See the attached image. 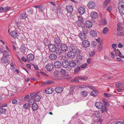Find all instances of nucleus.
<instances>
[{"label":"nucleus","instance_id":"56","mask_svg":"<svg viewBox=\"0 0 124 124\" xmlns=\"http://www.w3.org/2000/svg\"><path fill=\"white\" fill-rule=\"evenodd\" d=\"M103 95L104 96L105 98L111 96V95L110 94H108L105 93H103Z\"/></svg>","mask_w":124,"mask_h":124},{"label":"nucleus","instance_id":"45","mask_svg":"<svg viewBox=\"0 0 124 124\" xmlns=\"http://www.w3.org/2000/svg\"><path fill=\"white\" fill-rule=\"evenodd\" d=\"M1 62L3 63L8 64V60L4 58H2L1 59Z\"/></svg>","mask_w":124,"mask_h":124},{"label":"nucleus","instance_id":"53","mask_svg":"<svg viewBox=\"0 0 124 124\" xmlns=\"http://www.w3.org/2000/svg\"><path fill=\"white\" fill-rule=\"evenodd\" d=\"M82 31L86 32L87 31V29L85 26L81 27Z\"/></svg>","mask_w":124,"mask_h":124},{"label":"nucleus","instance_id":"12","mask_svg":"<svg viewBox=\"0 0 124 124\" xmlns=\"http://www.w3.org/2000/svg\"><path fill=\"white\" fill-rule=\"evenodd\" d=\"M79 13L81 15L84 14L85 12V9L83 7H80L78 9Z\"/></svg>","mask_w":124,"mask_h":124},{"label":"nucleus","instance_id":"23","mask_svg":"<svg viewBox=\"0 0 124 124\" xmlns=\"http://www.w3.org/2000/svg\"><path fill=\"white\" fill-rule=\"evenodd\" d=\"M61 49L63 51L66 52L68 50V47L67 45L65 44H62L61 46Z\"/></svg>","mask_w":124,"mask_h":124},{"label":"nucleus","instance_id":"60","mask_svg":"<svg viewBox=\"0 0 124 124\" xmlns=\"http://www.w3.org/2000/svg\"><path fill=\"white\" fill-rule=\"evenodd\" d=\"M44 9V7L42 5H40V7H39V9L41 12H43Z\"/></svg>","mask_w":124,"mask_h":124},{"label":"nucleus","instance_id":"50","mask_svg":"<svg viewBox=\"0 0 124 124\" xmlns=\"http://www.w3.org/2000/svg\"><path fill=\"white\" fill-rule=\"evenodd\" d=\"M25 109H28L30 107V106L29 104L26 103L23 106Z\"/></svg>","mask_w":124,"mask_h":124},{"label":"nucleus","instance_id":"36","mask_svg":"<svg viewBox=\"0 0 124 124\" xmlns=\"http://www.w3.org/2000/svg\"><path fill=\"white\" fill-rule=\"evenodd\" d=\"M115 53V55L117 56L120 52L119 50L118 49H113L112 50Z\"/></svg>","mask_w":124,"mask_h":124},{"label":"nucleus","instance_id":"30","mask_svg":"<svg viewBox=\"0 0 124 124\" xmlns=\"http://www.w3.org/2000/svg\"><path fill=\"white\" fill-rule=\"evenodd\" d=\"M58 17V16L56 12H55L51 15L49 17V19H54Z\"/></svg>","mask_w":124,"mask_h":124},{"label":"nucleus","instance_id":"24","mask_svg":"<svg viewBox=\"0 0 124 124\" xmlns=\"http://www.w3.org/2000/svg\"><path fill=\"white\" fill-rule=\"evenodd\" d=\"M20 50L22 53L24 54L25 53H26L27 50V49L23 45H21V46L20 48Z\"/></svg>","mask_w":124,"mask_h":124},{"label":"nucleus","instance_id":"20","mask_svg":"<svg viewBox=\"0 0 124 124\" xmlns=\"http://www.w3.org/2000/svg\"><path fill=\"white\" fill-rule=\"evenodd\" d=\"M122 29H119L118 30L117 29L118 32L117 34L118 36H122L124 35V31L122 30Z\"/></svg>","mask_w":124,"mask_h":124},{"label":"nucleus","instance_id":"62","mask_svg":"<svg viewBox=\"0 0 124 124\" xmlns=\"http://www.w3.org/2000/svg\"><path fill=\"white\" fill-rule=\"evenodd\" d=\"M87 64L86 63L83 64L80 66V67L82 68H84L87 66Z\"/></svg>","mask_w":124,"mask_h":124},{"label":"nucleus","instance_id":"3","mask_svg":"<svg viewBox=\"0 0 124 124\" xmlns=\"http://www.w3.org/2000/svg\"><path fill=\"white\" fill-rule=\"evenodd\" d=\"M119 12L122 14H124V3H121L119 4L118 7Z\"/></svg>","mask_w":124,"mask_h":124},{"label":"nucleus","instance_id":"26","mask_svg":"<svg viewBox=\"0 0 124 124\" xmlns=\"http://www.w3.org/2000/svg\"><path fill=\"white\" fill-rule=\"evenodd\" d=\"M53 89L51 88H48L45 90V92L47 94H50L53 93Z\"/></svg>","mask_w":124,"mask_h":124},{"label":"nucleus","instance_id":"52","mask_svg":"<svg viewBox=\"0 0 124 124\" xmlns=\"http://www.w3.org/2000/svg\"><path fill=\"white\" fill-rule=\"evenodd\" d=\"M117 25L118 26V28L117 29L118 30L119 29H122V27L121 25V23H118Z\"/></svg>","mask_w":124,"mask_h":124},{"label":"nucleus","instance_id":"18","mask_svg":"<svg viewBox=\"0 0 124 124\" xmlns=\"http://www.w3.org/2000/svg\"><path fill=\"white\" fill-rule=\"evenodd\" d=\"M62 65L63 68H66L68 67L69 65V63L67 61H63L62 63Z\"/></svg>","mask_w":124,"mask_h":124},{"label":"nucleus","instance_id":"9","mask_svg":"<svg viewBox=\"0 0 124 124\" xmlns=\"http://www.w3.org/2000/svg\"><path fill=\"white\" fill-rule=\"evenodd\" d=\"M49 51L52 52H54L56 49V48L54 45L51 44L49 45Z\"/></svg>","mask_w":124,"mask_h":124},{"label":"nucleus","instance_id":"47","mask_svg":"<svg viewBox=\"0 0 124 124\" xmlns=\"http://www.w3.org/2000/svg\"><path fill=\"white\" fill-rule=\"evenodd\" d=\"M86 87L88 88L89 89H90L93 91L94 90H95V87H94L92 85H87L86 86Z\"/></svg>","mask_w":124,"mask_h":124},{"label":"nucleus","instance_id":"64","mask_svg":"<svg viewBox=\"0 0 124 124\" xmlns=\"http://www.w3.org/2000/svg\"><path fill=\"white\" fill-rule=\"evenodd\" d=\"M38 93H31V98L33 97H34L35 98V96H36Z\"/></svg>","mask_w":124,"mask_h":124},{"label":"nucleus","instance_id":"61","mask_svg":"<svg viewBox=\"0 0 124 124\" xmlns=\"http://www.w3.org/2000/svg\"><path fill=\"white\" fill-rule=\"evenodd\" d=\"M77 23L78 26L79 27L83 23V22L78 20L77 22Z\"/></svg>","mask_w":124,"mask_h":124},{"label":"nucleus","instance_id":"38","mask_svg":"<svg viewBox=\"0 0 124 124\" xmlns=\"http://www.w3.org/2000/svg\"><path fill=\"white\" fill-rule=\"evenodd\" d=\"M88 78V77L86 76H81L79 77L78 78V79H79L81 80H86Z\"/></svg>","mask_w":124,"mask_h":124},{"label":"nucleus","instance_id":"29","mask_svg":"<svg viewBox=\"0 0 124 124\" xmlns=\"http://www.w3.org/2000/svg\"><path fill=\"white\" fill-rule=\"evenodd\" d=\"M24 101L28 102L29 103V101H30V97L29 95H26L24 96Z\"/></svg>","mask_w":124,"mask_h":124},{"label":"nucleus","instance_id":"33","mask_svg":"<svg viewBox=\"0 0 124 124\" xmlns=\"http://www.w3.org/2000/svg\"><path fill=\"white\" fill-rule=\"evenodd\" d=\"M98 91L96 90H94L93 91L90 93V95L93 97L96 96V93H98Z\"/></svg>","mask_w":124,"mask_h":124},{"label":"nucleus","instance_id":"48","mask_svg":"<svg viewBox=\"0 0 124 124\" xmlns=\"http://www.w3.org/2000/svg\"><path fill=\"white\" fill-rule=\"evenodd\" d=\"M92 45L93 47H95L97 45L96 41H93L91 44Z\"/></svg>","mask_w":124,"mask_h":124},{"label":"nucleus","instance_id":"59","mask_svg":"<svg viewBox=\"0 0 124 124\" xmlns=\"http://www.w3.org/2000/svg\"><path fill=\"white\" fill-rule=\"evenodd\" d=\"M110 0H106L105 1L104 5L106 6H107L108 4L110 2Z\"/></svg>","mask_w":124,"mask_h":124},{"label":"nucleus","instance_id":"63","mask_svg":"<svg viewBox=\"0 0 124 124\" xmlns=\"http://www.w3.org/2000/svg\"><path fill=\"white\" fill-rule=\"evenodd\" d=\"M10 8L8 6H7L5 8H4V12H6L9 10Z\"/></svg>","mask_w":124,"mask_h":124},{"label":"nucleus","instance_id":"42","mask_svg":"<svg viewBox=\"0 0 124 124\" xmlns=\"http://www.w3.org/2000/svg\"><path fill=\"white\" fill-rule=\"evenodd\" d=\"M108 28L107 27H105L103 29L102 31V33L103 34H106L108 33Z\"/></svg>","mask_w":124,"mask_h":124},{"label":"nucleus","instance_id":"54","mask_svg":"<svg viewBox=\"0 0 124 124\" xmlns=\"http://www.w3.org/2000/svg\"><path fill=\"white\" fill-rule=\"evenodd\" d=\"M41 120L39 119H37L36 121H35L36 123L35 124H41Z\"/></svg>","mask_w":124,"mask_h":124},{"label":"nucleus","instance_id":"19","mask_svg":"<svg viewBox=\"0 0 124 124\" xmlns=\"http://www.w3.org/2000/svg\"><path fill=\"white\" fill-rule=\"evenodd\" d=\"M10 34L12 37L14 38H16L18 35L17 32L15 31H11L10 32Z\"/></svg>","mask_w":124,"mask_h":124},{"label":"nucleus","instance_id":"21","mask_svg":"<svg viewBox=\"0 0 124 124\" xmlns=\"http://www.w3.org/2000/svg\"><path fill=\"white\" fill-rule=\"evenodd\" d=\"M55 53L58 55H61L63 53V51L60 48H56L55 51Z\"/></svg>","mask_w":124,"mask_h":124},{"label":"nucleus","instance_id":"15","mask_svg":"<svg viewBox=\"0 0 124 124\" xmlns=\"http://www.w3.org/2000/svg\"><path fill=\"white\" fill-rule=\"evenodd\" d=\"M79 38L82 40H83L86 38V34L84 32H81L79 34Z\"/></svg>","mask_w":124,"mask_h":124},{"label":"nucleus","instance_id":"32","mask_svg":"<svg viewBox=\"0 0 124 124\" xmlns=\"http://www.w3.org/2000/svg\"><path fill=\"white\" fill-rule=\"evenodd\" d=\"M32 108L33 110H36L38 108V105L36 103H34L32 104Z\"/></svg>","mask_w":124,"mask_h":124},{"label":"nucleus","instance_id":"40","mask_svg":"<svg viewBox=\"0 0 124 124\" xmlns=\"http://www.w3.org/2000/svg\"><path fill=\"white\" fill-rule=\"evenodd\" d=\"M80 67L79 66L78 67L76 68L74 70V73L76 74L78 73L80 71Z\"/></svg>","mask_w":124,"mask_h":124},{"label":"nucleus","instance_id":"22","mask_svg":"<svg viewBox=\"0 0 124 124\" xmlns=\"http://www.w3.org/2000/svg\"><path fill=\"white\" fill-rule=\"evenodd\" d=\"M85 24L87 27L90 28L92 26L93 24L91 21H85Z\"/></svg>","mask_w":124,"mask_h":124},{"label":"nucleus","instance_id":"34","mask_svg":"<svg viewBox=\"0 0 124 124\" xmlns=\"http://www.w3.org/2000/svg\"><path fill=\"white\" fill-rule=\"evenodd\" d=\"M88 94V92L87 91H83L81 93V95L83 97H86Z\"/></svg>","mask_w":124,"mask_h":124},{"label":"nucleus","instance_id":"35","mask_svg":"<svg viewBox=\"0 0 124 124\" xmlns=\"http://www.w3.org/2000/svg\"><path fill=\"white\" fill-rule=\"evenodd\" d=\"M6 109L0 108V114H4L6 113Z\"/></svg>","mask_w":124,"mask_h":124},{"label":"nucleus","instance_id":"57","mask_svg":"<svg viewBox=\"0 0 124 124\" xmlns=\"http://www.w3.org/2000/svg\"><path fill=\"white\" fill-rule=\"evenodd\" d=\"M78 21L83 22V19L81 16H78Z\"/></svg>","mask_w":124,"mask_h":124},{"label":"nucleus","instance_id":"4","mask_svg":"<svg viewBox=\"0 0 124 124\" xmlns=\"http://www.w3.org/2000/svg\"><path fill=\"white\" fill-rule=\"evenodd\" d=\"M54 65L55 68L59 69L62 66V63L60 61H57L54 62Z\"/></svg>","mask_w":124,"mask_h":124},{"label":"nucleus","instance_id":"10","mask_svg":"<svg viewBox=\"0 0 124 124\" xmlns=\"http://www.w3.org/2000/svg\"><path fill=\"white\" fill-rule=\"evenodd\" d=\"M95 105L98 109H101L103 107V104L100 102H96Z\"/></svg>","mask_w":124,"mask_h":124},{"label":"nucleus","instance_id":"41","mask_svg":"<svg viewBox=\"0 0 124 124\" xmlns=\"http://www.w3.org/2000/svg\"><path fill=\"white\" fill-rule=\"evenodd\" d=\"M60 73L62 75H65L67 73L65 69H62L60 71Z\"/></svg>","mask_w":124,"mask_h":124},{"label":"nucleus","instance_id":"6","mask_svg":"<svg viewBox=\"0 0 124 124\" xmlns=\"http://www.w3.org/2000/svg\"><path fill=\"white\" fill-rule=\"evenodd\" d=\"M67 56L69 58H73L75 56V53L72 51H70L67 54Z\"/></svg>","mask_w":124,"mask_h":124},{"label":"nucleus","instance_id":"37","mask_svg":"<svg viewBox=\"0 0 124 124\" xmlns=\"http://www.w3.org/2000/svg\"><path fill=\"white\" fill-rule=\"evenodd\" d=\"M54 41L58 45L60 43V40L59 37H57L55 38Z\"/></svg>","mask_w":124,"mask_h":124},{"label":"nucleus","instance_id":"7","mask_svg":"<svg viewBox=\"0 0 124 124\" xmlns=\"http://www.w3.org/2000/svg\"><path fill=\"white\" fill-rule=\"evenodd\" d=\"M46 68L47 71H51L53 69V64L52 63H48L46 65Z\"/></svg>","mask_w":124,"mask_h":124},{"label":"nucleus","instance_id":"13","mask_svg":"<svg viewBox=\"0 0 124 124\" xmlns=\"http://www.w3.org/2000/svg\"><path fill=\"white\" fill-rule=\"evenodd\" d=\"M49 57L50 60L54 61L56 59L57 56L55 54L52 53L49 55Z\"/></svg>","mask_w":124,"mask_h":124},{"label":"nucleus","instance_id":"49","mask_svg":"<svg viewBox=\"0 0 124 124\" xmlns=\"http://www.w3.org/2000/svg\"><path fill=\"white\" fill-rule=\"evenodd\" d=\"M113 51L111 50L110 52L111 56L112 58L114 59L115 57V54Z\"/></svg>","mask_w":124,"mask_h":124},{"label":"nucleus","instance_id":"44","mask_svg":"<svg viewBox=\"0 0 124 124\" xmlns=\"http://www.w3.org/2000/svg\"><path fill=\"white\" fill-rule=\"evenodd\" d=\"M106 20L105 19H102L101 21V25H104L107 23Z\"/></svg>","mask_w":124,"mask_h":124},{"label":"nucleus","instance_id":"25","mask_svg":"<svg viewBox=\"0 0 124 124\" xmlns=\"http://www.w3.org/2000/svg\"><path fill=\"white\" fill-rule=\"evenodd\" d=\"M66 9L70 13L72 12L73 10V7L71 5H68L66 7Z\"/></svg>","mask_w":124,"mask_h":124},{"label":"nucleus","instance_id":"27","mask_svg":"<svg viewBox=\"0 0 124 124\" xmlns=\"http://www.w3.org/2000/svg\"><path fill=\"white\" fill-rule=\"evenodd\" d=\"M90 34L91 36L93 37H95L97 35L96 32L93 30H92L90 31Z\"/></svg>","mask_w":124,"mask_h":124},{"label":"nucleus","instance_id":"58","mask_svg":"<svg viewBox=\"0 0 124 124\" xmlns=\"http://www.w3.org/2000/svg\"><path fill=\"white\" fill-rule=\"evenodd\" d=\"M79 80L78 79L76 78H74V79H72L71 81V82H79Z\"/></svg>","mask_w":124,"mask_h":124},{"label":"nucleus","instance_id":"28","mask_svg":"<svg viewBox=\"0 0 124 124\" xmlns=\"http://www.w3.org/2000/svg\"><path fill=\"white\" fill-rule=\"evenodd\" d=\"M94 116L97 118H99L100 116V113L99 111H94L93 113Z\"/></svg>","mask_w":124,"mask_h":124},{"label":"nucleus","instance_id":"14","mask_svg":"<svg viewBox=\"0 0 124 124\" xmlns=\"http://www.w3.org/2000/svg\"><path fill=\"white\" fill-rule=\"evenodd\" d=\"M82 44L83 46L85 47H88L90 45L89 42L87 40H84Z\"/></svg>","mask_w":124,"mask_h":124},{"label":"nucleus","instance_id":"55","mask_svg":"<svg viewBox=\"0 0 124 124\" xmlns=\"http://www.w3.org/2000/svg\"><path fill=\"white\" fill-rule=\"evenodd\" d=\"M31 54H28L27 56V59L28 61H31Z\"/></svg>","mask_w":124,"mask_h":124},{"label":"nucleus","instance_id":"1","mask_svg":"<svg viewBox=\"0 0 124 124\" xmlns=\"http://www.w3.org/2000/svg\"><path fill=\"white\" fill-rule=\"evenodd\" d=\"M116 87L117 91L119 92H122L124 90V84L117 82L116 83Z\"/></svg>","mask_w":124,"mask_h":124},{"label":"nucleus","instance_id":"46","mask_svg":"<svg viewBox=\"0 0 124 124\" xmlns=\"http://www.w3.org/2000/svg\"><path fill=\"white\" fill-rule=\"evenodd\" d=\"M59 72L58 70H55L54 72L53 75L55 77H58L59 75Z\"/></svg>","mask_w":124,"mask_h":124},{"label":"nucleus","instance_id":"11","mask_svg":"<svg viewBox=\"0 0 124 124\" xmlns=\"http://www.w3.org/2000/svg\"><path fill=\"white\" fill-rule=\"evenodd\" d=\"M90 16L93 19H95L98 17V15L96 12L92 11L90 14Z\"/></svg>","mask_w":124,"mask_h":124},{"label":"nucleus","instance_id":"5","mask_svg":"<svg viewBox=\"0 0 124 124\" xmlns=\"http://www.w3.org/2000/svg\"><path fill=\"white\" fill-rule=\"evenodd\" d=\"M70 49L72 51H74L76 53H79L80 50L74 45H71L70 46Z\"/></svg>","mask_w":124,"mask_h":124},{"label":"nucleus","instance_id":"39","mask_svg":"<svg viewBox=\"0 0 124 124\" xmlns=\"http://www.w3.org/2000/svg\"><path fill=\"white\" fill-rule=\"evenodd\" d=\"M41 98L40 96L37 94V95L35 97L34 100L38 102L40 101Z\"/></svg>","mask_w":124,"mask_h":124},{"label":"nucleus","instance_id":"16","mask_svg":"<svg viewBox=\"0 0 124 124\" xmlns=\"http://www.w3.org/2000/svg\"><path fill=\"white\" fill-rule=\"evenodd\" d=\"M63 89L61 87H58L55 88V90L56 93H60L62 92Z\"/></svg>","mask_w":124,"mask_h":124},{"label":"nucleus","instance_id":"43","mask_svg":"<svg viewBox=\"0 0 124 124\" xmlns=\"http://www.w3.org/2000/svg\"><path fill=\"white\" fill-rule=\"evenodd\" d=\"M102 101L103 103V104L104 105H109V103L107 102L105 98H103L102 99Z\"/></svg>","mask_w":124,"mask_h":124},{"label":"nucleus","instance_id":"8","mask_svg":"<svg viewBox=\"0 0 124 124\" xmlns=\"http://www.w3.org/2000/svg\"><path fill=\"white\" fill-rule=\"evenodd\" d=\"M95 3L93 1H90L87 4V6L90 9H93L95 6Z\"/></svg>","mask_w":124,"mask_h":124},{"label":"nucleus","instance_id":"17","mask_svg":"<svg viewBox=\"0 0 124 124\" xmlns=\"http://www.w3.org/2000/svg\"><path fill=\"white\" fill-rule=\"evenodd\" d=\"M79 53H76L77 54L76 57L77 59V60H82L83 59V57L81 55V51L80 50H79Z\"/></svg>","mask_w":124,"mask_h":124},{"label":"nucleus","instance_id":"31","mask_svg":"<svg viewBox=\"0 0 124 124\" xmlns=\"http://www.w3.org/2000/svg\"><path fill=\"white\" fill-rule=\"evenodd\" d=\"M27 17L26 14L25 12H23L20 15V18L21 19H25Z\"/></svg>","mask_w":124,"mask_h":124},{"label":"nucleus","instance_id":"51","mask_svg":"<svg viewBox=\"0 0 124 124\" xmlns=\"http://www.w3.org/2000/svg\"><path fill=\"white\" fill-rule=\"evenodd\" d=\"M32 66L36 70H39V68L37 65L36 64H32Z\"/></svg>","mask_w":124,"mask_h":124},{"label":"nucleus","instance_id":"2","mask_svg":"<svg viewBox=\"0 0 124 124\" xmlns=\"http://www.w3.org/2000/svg\"><path fill=\"white\" fill-rule=\"evenodd\" d=\"M80 61L76 59L73 61H70L69 63V65L71 67L73 68L75 67L77 64H80Z\"/></svg>","mask_w":124,"mask_h":124}]
</instances>
